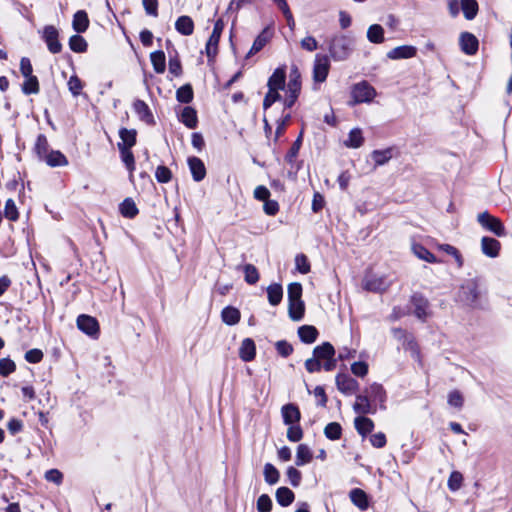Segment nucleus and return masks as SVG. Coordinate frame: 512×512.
<instances>
[{"label":"nucleus","instance_id":"f257e3e1","mask_svg":"<svg viewBox=\"0 0 512 512\" xmlns=\"http://www.w3.org/2000/svg\"><path fill=\"white\" fill-rule=\"evenodd\" d=\"M285 68H277L268 79V92L263 101L264 109H268L273 103L281 99L280 91L285 88Z\"/></svg>","mask_w":512,"mask_h":512},{"label":"nucleus","instance_id":"f03ea898","mask_svg":"<svg viewBox=\"0 0 512 512\" xmlns=\"http://www.w3.org/2000/svg\"><path fill=\"white\" fill-rule=\"evenodd\" d=\"M354 41L346 35H338L332 38L329 51L334 60L342 61L349 57L353 50Z\"/></svg>","mask_w":512,"mask_h":512},{"label":"nucleus","instance_id":"7ed1b4c3","mask_svg":"<svg viewBox=\"0 0 512 512\" xmlns=\"http://www.w3.org/2000/svg\"><path fill=\"white\" fill-rule=\"evenodd\" d=\"M375 96V89L370 84L363 81L353 86L351 91L352 101L350 104L368 103L371 102Z\"/></svg>","mask_w":512,"mask_h":512},{"label":"nucleus","instance_id":"20e7f679","mask_svg":"<svg viewBox=\"0 0 512 512\" xmlns=\"http://www.w3.org/2000/svg\"><path fill=\"white\" fill-rule=\"evenodd\" d=\"M301 90L300 73L297 68H293L290 72L289 82L287 85L286 97L284 105L291 108L296 102Z\"/></svg>","mask_w":512,"mask_h":512},{"label":"nucleus","instance_id":"39448f33","mask_svg":"<svg viewBox=\"0 0 512 512\" xmlns=\"http://www.w3.org/2000/svg\"><path fill=\"white\" fill-rule=\"evenodd\" d=\"M477 220L483 228L491 231L496 236L501 237V236L505 235V228H504V225L502 224L501 220L499 218L489 214L488 212L485 211V212L479 213L477 216Z\"/></svg>","mask_w":512,"mask_h":512},{"label":"nucleus","instance_id":"423d86ee","mask_svg":"<svg viewBox=\"0 0 512 512\" xmlns=\"http://www.w3.org/2000/svg\"><path fill=\"white\" fill-rule=\"evenodd\" d=\"M330 63L327 56L316 55L313 66V80L316 83H323L329 73Z\"/></svg>","mask_w":512,"mask_h":512},{"label":"nucleus","instance_id":"0eeeda50","mask_svg":"<svg viewBox=\"0 0 512 512\" xmlns=\"http://www.w3.org/2000/svg\"><path fill=\"white\" fill-rule=\"evenodd\" d=\"M77 327L91 337H98L99 324L97 320L89 315H80L77 318Z\"/></svg>","mask_w":512,"mask_h":512},{"label":"nucleus","instance_id":"6e6552de","mask_svg":"<svg viewBox=\"0 0 512 512\" xmlns=\"http://www.w3.org/2000/svg\"><path fill=\"white\" fill-rule=\"evenodd\" d=\"M336 385L340 392L351 395L358 390V382L347 374H338L336 376Z\"/></svg>","mask_w":512,"mask_h":512},{"label":"nucleus","instance_id":"1a4fd4ad","mask_svg":"<svg viewBox=\"0 0 512 512\" xmlns=\"http://www.w3.org/2000/svg\"><path fill=\"white\" fill-rule=\"evenodd\" d=\"M43 38L51 53L56 54L61 51L62 45L58 41V31L54 26H46L44 28Z\"/></svg>","mask_w":512,"mask_h":512},{"label":"nucleus","instance_id":"9d476101","mask_svg":"<svg viewBox=\"0 0 512 512\" xmlns=\"http://www.w3.org/2000/svg\"><path fill=\"white\" fill-rule=\"evenodd\" d=\"M390 283L384 276L371 275L365 278L363 287L371 292H382L389 287Z\"/></svg>","mask_w":512,"mask_h":512},{"label":"nucleus","instance_id":"9b49d317","mask_svg":"<svg viewBox=\"0 0 512 512\" xmlns=\"http://www.w3.org/2000/svg\"><path fill=\"white\" fill-rule=\"evenodd\" d=\"M417 49L414 46L403 45L391 49L387 57L392 60L408 59L416 55Z\"/></svg>","mask_w":512,"mask_h":512},{"label":"nucleus","instance_id":"f8f14e48","mask_svg":"<svg viewBox=\"0 0 512 512\" xmlns=\"http://www.w3.org/2000/svg\"><path fill=\"white\" fill-rule=\"evenodd\" d=\"M460 46L464 53L473 55L478 50V40L473 34L465 32L460 36Z\"/></svg>","mask_w":512,"mask_h":512},{"label":"nucleus","instance_id":"ddd939ff","mask_svg":"<svg viewBox=\"0 0 512 512\" xmlns=\"http://www.w3.org/2000/svg\"><path fill=\"white\" fill-rule=\"evenodd\" d=\"M283 421L286 425L297 424L300 421L301 414L298 407L294 404H286L281 409Z\"/></svg>","mask_w":512,"mask_h":512},{"label":"nucleus","instance_id":"4468645a","mask_svg":"<svg viewBox=\"0 0 512 512\" xmlns=\"http://www.w3.org/2000/svg\"><path fill=\"white\" fill-rule=\"evenodd\" d=\"M351 502L361 511H365L369 507L368 495L360 488H354L349 493Z\"/></svg>","mask_w":512,"mask_h":512},{"label":"nucleus","instance_id":"2eb2a0df","mask_svg":"<svg viewBox=\"0 0 512 512\" xmlns=\"http://www.w3.org/2000/svg\"><path fill=\"white\" fill-rule=\"evenodd\" d=\"M188 165L195 181L199 182L205 178L206 168L201 159L197 157H189Z\"/></svg>","mask_w":512,"mask_h":512},{"label":"nucleus","instance_id":"dca6fc26","mask_svg":"<svg viewBox=\"0 0 512 512\" xmlns=\"http://www.w3.org/2000/svg\"><path fill=\"white\" fill-rule=\"evenodd\" d=\"M256 355V346L254 341L251 338H246L242 341L239 348V357L245 361L249 362L255 358Z\"/></svg>","mask_w":512,"mask_h":512},{"label":"nucleus","instance_id":"f3484780","mask_svg":"<svg viewBox=\"0 0 512 512\" xmlns=\"http://www.w3.org/2000/svg\"><path fill=\"white\" fill-rule=\"evenodd\" d=\"M482 252L489 257H496L499 254L500 242L494 238L483 237L481 239Z\"/></svg>","mask_w":512,"mask_h":512},{"label":"nucleus","instance_id":"a211bd4d","mask_svg":"<svg viewBox=\"0 0 512 512\" xmlns=\"http://www.w3.org/2000/svg\"><path fill=\"white\" fill-rule=\"evenodd\" d=\"M33 150L41 161H44L47 155H49L52 149H50L47 137L45 135H38Z\"/></svg>","mask_w":512,"mask_h":512},{"label":"nucleus","instance_id":"6ab92c4d","mask_svg":"<svg viewBox=\"0 0 512 512\" xmlns=\"http://www.w3.org/2000/svg\"><path fill=\"white\" fill-rule=\"evenodd\" d=\"M43 162L50 167H64L68 165V159L59 150H51Z\"/></svg>","mask_w":512,"mask_h":512},{"label":"nucleus","instance_id":"aec40b11","mask_svg":"<svg viewBox=\"0 0 512 512\" xmlns=\"http://www.w3.org/2000/svg\"><path fill=\"white\" fill-rule=\"evenodd\" d=\"M353 409L356 413L360 415L370 414L374 413L375 410L373 409L368 396L366 395H357L356 401L353 405Z\"/></svg>","mask_w":512,"mask_h":512},{"label":"nucleus","instance_id":"412c9836","mask_svg":"<svg viewBox=\"0 0 512 512\" xmlns=\"http://www.w3.org/2000/svg\"><path fill=\"white\" fill-rule=\"evenodd\" d=\"M136 130L134 129H126V128H122L120 129L119 131V136H120V139H121V142L118 143V148L122 147V148H128V149H131L135 143H136Z\"/></svg>","mask_w":512,"mask_h":512},{"label":"nucleus","instance_id":"4be33fe9","mask_svg":"<svg viewBox=\"0 0 512 512\" xmlns=\"http://www.w3.org/2000/svg\"><path fill=\"white\" fill-rule=\"evenodd\" d=\"M272 32L269 28H265L254 40L253 45L248 53V55H253L259 52L271 39Z\"/></svg>","mask_w":512,"mask_h":512},{"label":"nucleus","instance_id":"5701e85b","mask_svg":"<svg viewBox=\"0 0 512 512\" xmlns=\"http://www.w3.org/2000/svg\"><path fill=\"white\" fill-rule=\"evenodd\" d=\"M180 120L188 128H195L198 123L196 110L190 106L184 107L180 116Z\"/></svg>","mask_w":512,"mask_h":512},{"label":"nucleus","instance_id":"b1692460","mask_svg":"<svg viewBox=\"0 0 512 512\" xmlns=\"http://www.w3.org/2000/svg\"><path fill=\"white\" fill-rule=\"evenodd\" d=\"M411 249L413 254L420 260L426 261L428 263L438 262L437 258L421 244L414 243L412 244Z\"/></svg>","mask_w":512,"mask_h":512},{"label":"nucleus","instance_id":"393cba45","mask_svg":"<svg viewBox=\"0 0 512 512\" xmlns=\"http://www.w3.org/2000/svg\"><path fill=\"white\" fill-rule=\"evenodd\" d=\"M369 396L373 401L379 402L382 409L385 408L384 403L386 401V392L382 385L373 383L367 390Z\"/></svg>","mask_w":512,"mask_h":512},{"label":"nucleus","instance_id":"a878e982","mask_svg":"<svg viewBox=\"0 0 512 512\" xmlns=\"http://www.w3.org/2000/svg\"><path fill=\"white\" fill-rule=\"evenodd\" d=\"M175 28L182 35L189 36L194 31L193 20L189 16H181L177 19Z\"/></svg>","mask_w":512,"mask_h":512},{"label":"nucleus","instance_id":"bb28decb","mask_svg":"<svg viewBox=\"0 0 512 512\" xmlns=\"http://www.w3.org/2000/svg\"><path fill=\"white\" fill-rule=\"evenodd\" d=\"M89 26L88 15L85 11L79 10L73 17V28L78 33H83Z\"/></svg>","mask_w":512,"mask_h":512},{"label":"nucleus","instance_id":"cd10ccee","mask_svg":"<svg viewBox=\"0 0 512 512\" xmlns=\"http://www.w3.org/2000/svg\"><path fill=\"white\" fill-rule=\"evenodd\" d=\"M240 317V311L232 306L225 307L221 313L222 321L227 325L237 324L240 321Z\"/></svg>","mask_w":512,"mask_h":512},{"label":"nucleus","instance_id":"c85d7f7f","mask_svg":"<svg viewBox=\"0 0 512 512\" xmlns=\"http://www.w3.org/2000/svg\"><path fill=\"white\" fill-rule=\"evenodd\" d=\"M313 354L322 363L323 360L329 359L335 355V349L329 342H325L315 347Z\"/></svg>","mask_w":512,"mask_h":512},{"label":"nucleus","instance_id":"c756f323","mask_svg":"<svg viewBox=\"0 0 512 512\" xmlns=\"http://www.w3.org/2000/svg\"><path fill=\"white\" fill-rule=\"evenodd\" d=\"M150 60L156 73H164L166 68L165 53L161 50L154 51L150 54Z\"/></svg>","mask_w":512,"mask_h":512},{"label":"nucleus","instance_id":"7c9ffc66","mask_svg":"<svg viewBox=\"0 0 512 512\" xmlns=\"http://www.w3.org/2000/svg\"><path fill=\"white\" fill-rule=\"evenodd\" d=\"M298 334L303 342L311 344L316 341L318 331L314 326L303 325L298 329Z\"/></svg>","mask_w":512,"mask_h":512},{"label":"nucleus","instance_id":"2f4dec72","mask_svg":"<svg viewBox=\"0 0 512 512\" xmlns=\"http://www.w3.org/2000/svg\"><path fill=\"white\" fill-rule=\"evenodd\" d=\"M355 428L362 436L368 435L374 428V423L370 418L359 416L355 418Z\"/></svg>","mask_w":512,"mask_h":512},{"label":"nucleus","instance_id":"473e14b6","mask_svg":"<svg viewBox=\"0 0 512 512\" xmlns=\"http://www.w3.org/2000/svg\"><path fill=\"white\" fill-rule=\"evenodd\" d=\"M294 493L287 487H280L276 491V500L279 505L286 507L294 501Z\"/></svg>","mask_w":512,"mask_h":512},{"label":"nucleus","instance_id":"72a5a7b5","mask_svg":"<svg viewBox=\"0 0 512 512\" xmlns=\"http://www.w3.org/2000/svg\"><path fill=\"white\" fill-rule=\"evenodd\" d=\"M367 39L374 44L384 42V29L379 24L371 25L367 30Z\"/></svg>","mask_w":512,"mask_h":512},{"label":"nucleus","instance_id":"f704fd0d","mask_svg":"<svg viewBox=\"0 0 512 512\" xmlns=\"http://www.w3.org/2000/svg\"><path fill=\"white\" fill-rule=\"evenodd\" d=\"M268 301L272 306L278 305L283 297V290L280 284L274 283L267 288Z\"/></svg>","mask_w":512,"mask_h":512},{"label":"nucleus","instance_id":"c9c22d12","mask_svg":"<svg viewBox=\"0 0 512 512\" xmlns=\"http://www.w3.org/2000/svg\"><path fill=\"white\" fill-rule=\"evenodd\" d=\"M363 142L364 138L361 129L354 128L350 131L348 139L344 141V145L349 148H359Z\"/></svg>","mask_w":512,"mask_h":512},{"label":"nucleus","instance_id":"e433bc0d","mask_svg":"<svg viewBox=\"0 0 512 512\" xmlns=\"http://www.w3.org/2000/svg\"><path fill=\"white\" fill-rule=\"evenodd\" d=\"M312 460V452L306 444H300L296 453V465L303 466Z\"/></svg>","mask_w":512,"mask_h":512},{"label":"nucleus","instance_id":"4c0bfd02","mask_svg":"<svg viewBox=\"0 0 512 512\" xmlns=\"http://www.w3.org/2000/svg\"><path fill=\"white\" fill-rule=\"evenodd\" d=\"M304 311L305 306L302 300L289 302V316L292 320H301L303 318Z\"/></svg>","mask_w":512,"mask_h":512},{"label":"nucleus","instance_id":"58836bf2","mask_svg":"<svg viewBox=\"0 0 512 512\" xmlns=\"http://www.w3.org/2000/svg\"><path fill=\"white\" fill-rule=\"evenodd\" d=\"M120 212L126 218H133L138 214V209L131 198H126L120 204Z\"/></svg>","mask_w":512,"mask_h":512},{"label":"nucleus","instance_id":"ea45409f","mask_svg":"<svg viewBox=\"0 0 512 512\" xmlns=\"http://www.w3.org/2000/svg\"><path fill=\"white\" fill-rule=\"evenodd\" d=\"M462 11L466 19L472 20L478 12V3L476 0H462Z\"/></svg>","mask_w":512,"mask_h":512},{"label":"nucleus","instance_id":"a19ab883","mask_svg":"<svg viewBox=\"0 0 512 512\" xmlns=\"http://www.w3.org/2000/svg\"><path fill=\"white\" fill-rule=\"evenodd\" d=\"M133 108H134V111L138 114V116L150 123L152 121V115L150 113V110H149V107L147 106V104L144 102V101H141V100H137L134 102L133 104Z\"/></svg>","mask_w":512,"mask_h":512},{"label":"nucleus","instance_id":"79ce46f5","mask_svg":"<svg viewBox=\"0 0 512 512\" xmlns=\"http://www.w3.org/2000/svg\"><path fill=\"white\" fill-rule=\"evenodd\" d=\"M22 91L26 95L37 94L39 92V82L36 76L25 77L22 84Z\"/></svg>","mask_w":512,"mask_h":512},{"label":"nucleus","instance_id":"37998d69","mask_svg":"<svg viewBox=\"0 0 512 512\" xmlns=\"http://www.w3.org/2000/svg\"><path fill=\"white\" fill-rule=\"evenodd\" d=\"M413 304L415 306L414 313L419 319H425L427 317L428 302L422 297L414 296Z\"/></svg>","mask_w":512,"mask_h":512},{"label":"nucleus","instance_id":"c03bdc74","mask_svg":"<svg viewBox=\"0 0 512 512\" xmlns=\"http://www.w3.org/2000/svg\"><path fill=\"white\" fill-rule=\"evenodd\" d=\"M118 149L120 151L122 161L124 162L126 168L129 170L130 176H132V173L135 169V159L131 149L122 147Z\"/></svg>","mask_w":512,"mask_h":512},{"label":"nucleus","instance_id":"a18cd8bd","mask_svg":"<svg viewBox=\"0 0 512 512\" xmlns=\"http://www.w3.org/2000/svg\"><path fill=\"white\" fill-rule=\"evenodd\" d=\"M371 157L377 166H381L387 163L392 158V150H374L371 154Z\"/></svg>","mask_w":512,"mask_h":512},{"label":"nucleus","instance_id":"49530a36","mask_svg":"<svg viewBox=\"0 0 512 512\" xmlns=\"http://www.w3.org/2000/svg\"><path fill=\"white\" fill-rule=\"evenodd\" d=\"M324 434L330 440H338L342 435V428L339 423L331 422L326 425Z\"/></svg>","mask_w":512,"mask_h":512},{"label":"nucleus","instance_id":"de8ad7c7","mask_svg":"<svg viewBox=\"0 0 512 512\" xmlns=\"http://www.w3.org/2000/svg\"><path fill=\"white\" fill-rule=\"evenodd\" d=\"M177 100L181 103H189L193 99V89L191 85L181 86L176 92Z\"/></svg>","mask_w":512,"mask_h":512},{"label":"nucleus","instance_id":"09e8293b","mask_svg":"<svg viewBox=\"0 0 512 512\" xmlns=\"http://www.w3.org/2000/svg\"><path fill=\"white\" fill-rule=\"evenodd\" d=\"M70 49L74 52L81 53L86 51L87 43L80 35H73L69 40Z\"/></svg>","mask_w":512,"mask_h":512},{"label":"nucleus","instance_id":"8fccbe9b","mask_svg":"<svg viewBox=\"0 0 512 512\" xmlns=\"http://www.w3.org/2000/svg\"><path fill=\"white\" fill-rule=\"evenodd\" d=\"M264 477L268 484L273 485L279 480V472L272 464L267 463L264 466Z\"/></svg>","mask_w":512,"mask_h":512},{"label":"nucleus","instance_id":"3c124183","mask_svg":"<svg viewBox=\"0 0 512 512\" xmlns=\"http://www.w3.org/2000/svg\"><path fill=\"white\" fill-rule=\"evenodd\" d=\"M245 281L248 284H255L259 280V273L257 268L252 264H246L243 267Z\"/></svg>","mask_w":512,"mask_h":512},{"label":"nucleus","instance_id":"603ef678","mask_svg":"<svg viewBox=\"0 0 512 512\" xmlns=\"http://www.w3.org/2000/svg\"><path fill=\"white\" fill-rule=\"evenodd\" d=\"M221 36L211 34L206 43V54L208 58H213L218 52V44Z\"/></svg>","mask_w":512,"mask_h":512},{"label":"nucleus","instance_id":"864d4df0","mask_svg":"<svg viewBox=\"0 0 512 512\" xmlns=\"http://www.w3.org/2000/svg\"><path fill=\"white\" fill-rule=\"evenodd\" d=\"M463 483V475L459 471H453L448 479V488L451 491H457L461 488Z\"/></svg>","mask_w":512,"mask_h":512},{"label":"nucleus","instance_id":"5fc2aeb1","mask_svg":"<svg viewBox=\"0 0 512 512\" xmlns=\"http://www.w3.org/2000/svg\"><path fill=\"white\" fill-rule=\"evenodd\" d=\"M4 216L10 221H16L19 217L18 209L12 199H8L5 203Z\"/></svg>","mask_w":512,"mask_h":512},{"label":"nucleus","instance_id":"6e6d98bb","mask_svg":"<svg viewBox=\"0 0 512 512\" xmlns=\"http://www.w3.org/2000/svg\"><path fill=\"white\" fill-rule=\"evenodd\" d=\"M68 89L72 93L73 96H78L81 93V90L83 89V82L80 80V78L76 75H73L68 80Z\"/></svg>","mask_w":512,"mask_h":512},{"label":"nucleus","instance_id":"4d7b16f0","mask_svg":"<svg viewBox=\"0 0 512 512\" xmlns=\"http://www.w3.org/2000/svg\"><path fill=\"white\" fill-rule=\"evenodd\" d=\"M295 267L300 273L307 274L310 271V263L307 256L304 254L296 255Z\"/></svg>","mask_w":512,"mask_h":512},{"label":"nucleus","instance_id":"13d9d810","mask_svg":"<svg viewBox=\"0 0 512 512\" xmlns=\"http://www.w3.org/2000/svg\"><path fill=\"white\" fill-rule=\"evenodd\" d=\"M16 369V365L13 360L10 358H2L0 359V375L3 377H7L11 373H13Z\"/></svg>","mask_w":512,"mask_h":512},{"label":"nucleus","instance_id":"bf43d9fd","mask_svg":"<svg viewBox=\"0 0 512 512\" xmlns=\"http://www.w3.org/2000/svg\"><path fill=\"white\" fill-rule=\"evenodd\" d=\"M301 296H302V285L297 282L291 283L288 286V301L292 302V301L302 300Z\"/></svg>","mask_w":512,"mask_h":512},{"label":"nucleus","instance_id":"052dcab7","mask_svg":"<svg viewBox=\"0 0 512 512\" xmlns=\"http://www.w3.org/2000/svg\"><path fill=\"white\" fill-rule=\"evenodd\" d=\"M439 248L446 252L447 254L453 256L459 268L463 266V258L459 251L454 246L449 244H442L439 246Z\"/></svg>","mask_w":512,"mask_h":512},{"label":"nucleus","instance_id":"680f3d73","mask_svg":"<svg viewBox=\"0 0 512 512\" xmlns=\"http://www.w3.org/2000/svg\"><path fill=\"white\" fill-rule=\"evenodd\" d=\"M303 437V431L298 424H292L287 430V438L292 442H298Z\"/></svg>","mask_w":512,"mask_h":512},{"label":"nucleus","instance_id":"e2e57ef3","mask_svg":"<svg viewBox=\"0 0 512 512\" xmlns=\"http://www.w3.org/2000/svg\"><path fill=\"white\" fill-rule=\"evenodd\" d=\"M171 171L166 166H158L156 168L155 177L160 183H167L171 180Z\"/></svg>","mask_w":512,"mask_h":512},{"label":"nucleus","instance_id":"0e129e2a","mask_svg":"<svg viewBox=\"0 0 512 512\" xmlns=\"http://www.w3.org/2000/svg\"><path fill=\"white\" fill-rule=\"evenodd\" d=\"M272 509V501L267 494H262L257 500V510L259 512H269Z\"/></svg>","mask_w":512,"mask_h":512},{"label":"nucleus","instance_id":"69168bd1","mask_svg":"<svg viewBox=\"0 0 512 512\" xmlns=\"http://www.w3.org/2000/svg\"><path fill=\"white\" fill-rule=\"evenodd\" d=\"M351 371L355 376L364 377L368 373V364L363 361L354 362L351 365Z\"/></svg>","mask_w":512,"mask_h":512},{"label":"nucleus","instance_id":"338daca9","mask_svg":"<svg viewBox=\"0 0 512 512\" xmlns=\"http://www.w3.org/2000/svg\"><path fill=\"white\" fill-rule=\"evenodd\" d=\"M286 474L292 486L297 487L300 484L302 476L299 470L290 466L288 467Z\"/></svg>","mask_w":512,"mask_h":512},{"label":"nucleus","instance_id":"774afa93","mask_svg":"<svg viewBox=\"0 0 512 512\" xmlns=\"http://www.w3.org/2000/svg\"><path fill=\"white\" fill-rule=\"evenodd\" d=\"M300 46L308 52H313L318 48V42L313 36L309 35L301 40Z\"/></svg>","mask_w":512,"mask_h":512}]
</instances>
